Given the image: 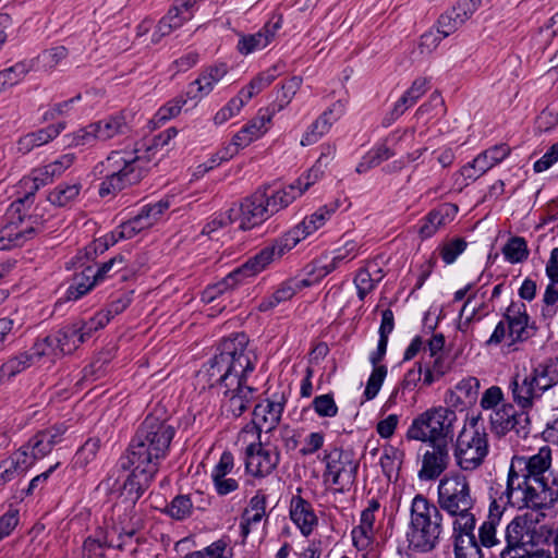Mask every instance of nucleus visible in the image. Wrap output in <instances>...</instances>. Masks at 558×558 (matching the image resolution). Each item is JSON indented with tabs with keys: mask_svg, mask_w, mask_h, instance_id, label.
<instances>
[{
	"mask_svg": "<svg viewBox=\"0 0 558 558\" xmlns=\"http://www.w3.org/2000/svg\"><path fill=\"white\" fill-rule=\"evenodd\" d=\"M457 421L454 411L446 407L426 410L417 415L409 426L405 437L409 440L422 442H444L453 432Z\"/></svg>",
	"mask_w": 558,
	"mask_h": 558,
	"instance_id": "9",
	"label": "nucleus"
},
{
	"mask_svg": "<svg viewBox=\"0 0 558 558\" xmlns=\"http://www.w3.org/2000/svg\"><path fill=\"white\" fill-rule=\"evenodd\" d=\"M310 284L311 281L307 279H290L283 282L269 299L264 300L259 304V310L268 311L280 302L290 300L299 290Z\"/></svg>",
	"mask_w": 558,
	"mask_h": 558,
	"instance_id": "39",
	"label": "nucleus"
},
{
	"mask_svg": "<svg viewBox=\"0 0 558 558\" xmlns=\"http://www.w3.org/2000/svg\"><path fill=\"white\" fill-rule=\"evenodd\" d=\"M449 463L450 453L447 441L430 444L422 456V466L417 476L421 481L436 480L447 470Z\"/></svg>",
	"mask_w": 558,
	"mask_h": 558,
	"instance_id": "18",
	"label": "nucleus"
},
{
	"mask_svg": "<svg viewBox=\"0 0 558 558\" xmlns=\"http://www.w3.org/2000/svg\"><path fill=\"white\" fill-rule=\"evenodd\" d=\"M531 373L535 377L536 385L542 393L558 384V368L555 366L551 359L545 363L538 364Z\"/></svg>",
	"mask_w": 558,
	"mask_h": 558,
	"instance_id": "46",
	"label": "nucleus"
},
{
	"mask_svg": "<svg viewBox=\"0 0 558 558\" xmlns=\"http://www.w3.org/2000/svg\"><path fill=\"white\" fill-rule=\"evenodd\" d=\"M193 495H179L167 507V513L175 520H184L192 514Z\"/></svg>",
	"mask_w": 558,
	"mask_h": 558,
	"instance_id": "52",
	"label": "nucleus"
},
{
	"mask_svg": "<svg viewBox=\"0 0 558 558\" xmlns=\"http://www.w3.org/2000/svg\"><path fill=\"white\" fill-rule=\"evenodd\" d=\"M86 275H88V272L86 267H84L80 274H75L72 278V290L74 289V291H72V300L83 296L96 284L95 280L88 278Z\"/></svg>",
	"mask_w": 558,
	"mask_h": 558,
	"instance_id": "60",
	"label": "nucleus"
},
{
	"mask_svg": "<svg viewBox=\"0 0 558 558\" xmlns=\"http://www.w3.org/2000/svg\"><path fill=\"white\" fill-rule=\"evenodd\" d=\"M343 112L344 104L342 101L333 102L308 126L301 140V145L308 146L317 143L329 132L331 125L341 118Z\"/></svg>",
	"mask_w": 558,
	"mask_h": 558,
	"instance_id": "23",
	"label": "nucleus"
},
{
	"mask_svg": "<svg viewBox=\"0 0 558 558\" xmlns=\"http://www.w3.org/2000/svg\"><path fill=\"white\" fill-rule=\"evenodd\" d=\"M284 409L283 400H265L255 405L253 411V423L265 433L274 430L281 420Z\"/></svg>",
	"mask_w": 558,
	"mask_h": 558,
	"instance_id": "30",
	"label": "nucleus"
},
{
	"mask_svg": "<svg viewBox=\"0 0 558 558\" xmlns=\"http://www.w3.org/2000/svg\"><path fill=\"white\" fill-rule=\"evenodd\" d=\"M186 99L183 96H178L169 100L166 105L159 108L157 117L160 121H167L180 114Z\"/></svg>",
	"mask_w": 558,
	"mask_h": 558,
	"instance_id": "64",
	"label": "nucleus"
},
{
	"mask_svg": "<svg viewBox=\"0 0 558 558\" xmlns=\"http://www.w3.org/2000/svg\"><path fill=\"white\" fill-rule=\"evenodd\" d=\"M277 75L278 73L276 66L259 73L239 92V97L246 104L250 99L269 86L275 81Z\"/></svg>",
	"mask_w": 558,
	"mask_h": 558,
	"instance_id": "43",
	"label": "nucleus"
},
{
	"mask_svg": "<svg viewBox=\"0 0 558 558\" xmlns=\"http://www.w3.org/2000/svg\"><path fill=\"white\" fill-rule=\"evenodd\" d=\"M513 401L525 411L534 405V401L542 397V391L536 385L535 377L532 373L522 377L517 375L510 383Z\"/></svg>",
	"mask_w": 558,
	"mask_h": 558,
	"instance_id": "25",
	"label": "nucleus"
},
{
	"mask_svg": "<svg viewBox=\"0 0 558 558\" xmlns=\"http://www.w3.org/2000/svg\"><path fill=\"white\" fill-rule=\"evenodd\" d=\"M175 429L157 412L146 416L129 446L123 468H132L123 490L134 500L148 487L167 457Z\"/></svg>",
	"mask_w": 558,
	"mask_h": 558,
	"instance_id": "3",
	"label": "nucleus"
},
{
	"mask_svg": "<svg viewBox=\"0 0 558 558\" xmlns=\"http://www.w3.org/2000/svg\"><path fill=\"white\" fill-rule=\"evenodd\" d=\"M488 433L481 423V416H471L458 434L453 457L462 471H475L489 452Z\"/></svg>",
	"mask_w": 558,
	"mask_h": 558,
	"instance_id": "7",
	"label": "nucleus"
},
{
	"mask_svg": "<svg viewBox=\"0 0 558 558\" xmlns=\"http://www.w3.org/2000/svg\"><path fill=\"white\" fill-rule=\"evenodd\" d=\"M68 57V48L56 46L39 53L37 58L29 61L34 64L33 70L50 72Z\"/></svg>",
	"mask_w": 558,
	"mask_h": 558,
	"instance_id": "42",
	"label": "nucleus"
},
{
	"mask_svg": "<svg viewBox=\"0 0 558 558\" xmlns=\"http://www.w3.org/2000/svg\"><path fill=\"white\" fill-rule=\"evenodd\" d=\"M40 357V355L35 354L34 347L31 352H21L10 357L0 366V385L28 368Z\"/></svg>",
	"mask_w": 558,
	"mask_h": 558,
	"instance_id": "38",
	"label": "nucleus"
},
{
	"mask_svg": "<svg viewBox=\"0 0 558 558\" xmlns=\"http://www.w3.org/2000/svg\"><path fill=\"white\" fill-rule=\"evenodd\" d=\"M266 201L267 195L258 191L244 198L239 205L230 207V214L234 222L239 221V227L242 230H248L260 225L270 216Z\"/></svg>",
	"mask_w": 558,
	"mask_h": 558,
	"instance_id": "14",
	"label": "nucleus"
},
{
	"mask_svg": "<svg viewBox=\"0 0 558 558\" xmlns=\"http://www.w3.org/2000/svg\"><path fill=\"white\" fill-rule=\"evenodd\" d=\"M444 530L440 509L425 496L417 494L411 502L410 524L407 532L409 549L416 553L434 550Z\"/></svg>",
	"mask_w": 558,
	"mask_h": 558,
	"instance_id": "6",
	"label": "nucleus"
},
{
	"mask_svg": "<svg viewBox=\"0 0 558 558\" xmlns=\"http://www.w3.org/2000/svg\"><path fill=\"white\" fill-rule=\"evenodd\" d=\"M475 500L466 477L451 475L440 480L437 507L452 518L456 558H478L474 535Z\"/></svg>",
	"mask_w": 558,
	"mask_h": 558,
	"instance_id": "4",
	"label": "nucleus"
},
{
	"mask_svg": "<svg viewBox=\"0 0 558 558\" xmlns=\"http://www.w3.org/2000/svg\"><path fill=\"white\" fill-rule=\"evenodd\" d=\"M280 453L278 449L269 445H260L257 448L248 449L245 453V469L255 477L269 475L278 465Z\"/></svg>",
	"mask_w": 558,
	"mask_h": 558,
	"instance_id": "19",
	"label": "nucleus"
},
{
	"mask_svg": "<svg viewBox=\"0 0 558 558\" xmlns=\"http://www.w3.org/2000/svg\"><path fill=\"white\" fill-rule=\"evenodd\" d=\"M524 524L525 521L518 517L507 525V545L500 549V558H545L550 554L544 549L529 550L522 545Z\"/></svg>",
	"mask_w": 558,
	"mask_h": 558,
	"instance_id": "16",
	"label": "nucleus"
},
{
	"mask_svg": "<svg viewBox=\"0 0 558 558\" xmlns=\"http://www.w3.org/2000/svg\"><path fill=\"white\" fill-rule=\"evenodd\" d=\"M227 545L217 541L202 550H196L184 556V558H229L226 555Z\"/></svg>",
	"mask_w": 558,
	"mask_h": 558,
	"instance_id": "62",
	"label": "nucleus"
},
{
	"mask_svg": "<svg viewBox=\"0 0 558 558\" xmlns=\"http://www.w3.org/2000/svg\"><path fill=\"white\" fill-rule=\"evenodd\" d=\"M501 251L506 260L511 264L524 262L530 253L526 241L521 236L510 238Z\"/></svg>",
	"mask_w": 558,
	"mask_h": 558,
	"instance_id": "51",
	"label": "nucleus"
},
{
	"mask_svg": "<svg viewBox=\"0 0 558 558\" xmlns=\"http://www.w3.org/2000/svg\"><path fill=\"white\" fill-rule=\"evenodd\" d=\"M454 389L458 391V397L463 398L464 402L472 404L477 399L480 381L475 377H468L459 381Z\"/></svg>",
	"mask_w": 558,
	"mask_h": 558,
	"instance_id": "56",
	"label": "nucleus"
},
{
	"mask_svg": "<svg viewBox=\"0 0 558 558\" xmlns=\"http://www.w3.org/2000/svg\"><path fill=\"white\" fill-rule=\"evenodd\" d=\"M149 140L132 150L112 151L100 163V173L105 174L99 193L101 196L114 194L129 185L138 183L151 165L163 157V153Z\"/></svg>",
	"mask_w": 558,
	"mask_h": 558,
	"instance_id": "5",
	"label": "nucleus"
},
{
	"mask_svg": "<svg viewBox=\"0 0 558 558\" xmlns=\"http://www.w3.org/2000/svg\"><path fill=\"white\" fill-rule=\"evenodd\" d=\"M504 318L508 326V337L511 340L509 347L532 337L534 328L530 325L525 304L512 302L507 307Z\"/></svg>",
	"mask_w": 558,
	"mask_h": 558,
	"instance_id": "20",
	"label": "nucleus"
},
{
	"mask_svg": "<svg viewBox=\"0 0 558 558\" xmlns=\"http://www.w3.org/2000/svg\"><path fill=\"white\" fill-rule=\"evenodd\" d=\"M244 105L245 102L239 97V95L233 97L225 107H222L215 114L214 122L216 124H223L231 118L235 117L241 111Z\"/></svg>",
	"mask_w": 558,
	"mask_h": 558,
	"instance_id": "61",
	"label": "nucleus"
},
{
	"mask_svg": "<svg viewBox=\"0 0 558 558\" xmlns=\"http://www.w3.org/2000/svg\"><path fill=\"white\" fill-rule=\"evenodd\" d=\"M113 267H118L117 271H120L124 267V258L121 255H118L108 262L104 263L97 270H95L92 266H86V270L88 272V278H93L95 282L102 281L108 274L112 270Z\"/></svg>",
	"mask_w": 558,
	"mask_h": 558,
	"instance_id": "55",
	"label": "nucleus"
},
{
	"mask_svg": "<svg viewBox=\"0 0 558 558\" xmlns=\"http://www.w3.org/2000/svg\"><path fill=\"white\" fill-rule=\"evenodd\" d=\"M458 211V207L452 204H445L432 210L425 218L420 228V233L425 236H432L436 231L452 220Z\"/></svg>",
	"mask_w": 558,
	"mask_h": 558,
	"instance_id": "36",
	"label": "nucleus"
},
{
	"mask_svg": "<svg viewBox=\"0 0 558 558\" xmlns=\"http://www.w3.org/2000/svg\"><path fill=\"white\" fill-rule=\"evenodd\" d=\"M315 413L320 417H335L338 414V405L332 395L317 396L312 401Z\"/></svg>",
	"mask_w": 558,
	"mask_h": 558,
	"instance_id": "54",
	"label": "nucleus"
},
{
	"mask_svg": "<svg viewBox=\"0 0 558 558\" xmlns=\"http://www.w3.org/2000/svg\"><path fill=\"white\" fill-rule=\"evenodd\" d=\"M414 136L413 130H408L402 133V135L397 136L392 135L387 138L383 144L369 150L367 154L371 156L376 166L380 165L383 161L392 157L396 153L391 149V146L397 144L399 141L412 140Z\"/></svg>",
	"mask_w": 558,
	"mask_h": 558,
	"instance_id": "47",
	"label": "nucleus"
},
{
	"mask_svg": "<svg viewBox=\"0 0 558 558\" xmlns=\"http://www.w3.org/2000/svg\"><path fill=\"white\" fill-rule=\"evenodd\" d=\"M376 266L374 263L368 262L365 267L361 268L355 277L354 284L357 290V296L363 301L367 294H369L376 287V284L383 279L384 275L381 269H377L378 277L373 278L371 268Z\"/></svg>",
	"mask_w": 558,
	"mask_h": 558,
	"instance_id": "44",
	"label": "nucleus"
},
{
	"mask_svg": "<svg viewBox=\"0 0 558 558\" xmlns=\"http://www.w3.org/2000/svg\"><path fill=\"white\" fill-rule=\"evenodd\" d=\"M360 244L354 240H345L343 245L336 248L333 252V256L328 262L318 260V277H325L335 269L339 268L341 265L347 264L353 260L360 251Z\"/></svg>",
	"mask_w": 558,
	"mask_h": 558,
	"instance_id": "33",
	"label": "nucleus"
},
{
	"mask_svg": "<svg viewBox=\"0 0 558 558\" xmlns=\"http://www.w3.org/2000/svg\"><path fill=\"white\" fill-rule=\"evenodd\" d=\"M438 33H441L442 37H448L460 28L464 23L452 9L441 14L438 19Z\"/></svg>",
	"mask_w": 558,
	"mask_h": 558,
	"instance_id": "58",
	"label": "nucleus"
},
{
	"mask_svg": "<svg viewBox=\"0 0 558 558\" xmlns=\"http://www.w3.org/2000/svg\"><path fill=\"white\" fill-rule=\"evenodd\" d=\"M70 167V157L68 155L62 156L60 159L45 166L37 168L43 173L41 178L45 183H50L54 178L60 177Z\"/></svg>",
	"mask_w": 558,
	"mask_h": 558,
	"instance_id": "59",
	"label": "nucleus"
},
{
	"mask_svg": "<svg viewBox=\"0 0 558 558\" xmlns=\"http://www.w3.org/2000/svg\"><path fill=\"white\" fill-rule=\"evenodd\" d=\"M65 432V426L54 427L50 430L38 432L28 440L26 445L21 447L20 449H26L28 461H31V466L35 463L36 460L47 456L51 451L52 446L60 441L61 436Z\"/></svg>",
	"mask_w": 558,
	"mask_h": 558,
	"instance_id": "24",
	"label": "nucleus"
},
{
	"mask_svg": "<svg viewBox=\"0 0 558 558\" xmlns=\"http://www.w3.org/2000/svg\"><path fill=\"white\" fill-rule=\"evenodd\" d=\"M301 85L302 78L298 76H293L286 81L276 92L275 100L268 107L267 112L272 117L276 112L283 110L291 102Z\"/></svg>",
	"mask_w": 558,
	"mask_h": 558,
	"instance_id": "41",
	"label": "nucleus"
},
{
	"mask_svg": "<svg viewBox=\"0 0 558 558\" xmlns=\"http://www.w3.org/2000/svg\"><path fill=\"white\" fill-rule=\"evenodd\" d=\"M169 206L168 199H161L154 205L145 206L137 216L119 226L122 236L125 240L132 239L141 231L153 227Z\"/></svg>",
	"mask_w": 558,
	"mask_h": 558,
	"instance_id": "21",
	"label": "nucleus"
},
{
	"mask_svg": "<svg viewBox=\"0 0 558 558\" xmlns=\"http://www.w3.org/2000/svg\"><path fill=\"white\" fill-rule=\"evenodd\" d=\"M66 125V121L62 120L56 124L25 134L17 141V150L22 154H28L34 148L48 144L65 130Z\"/></svg>",
	"mask_w": 558,
	"mask_h": 558,
	"instance_id": "31",
	"label": "nucleus"
},
{
	"mask_svg": "<svg viewBox=\"0 0 558 558\" xmlns=\"http://www.w3.org/2000/svg\"><path fill=\"white\" fill-rule=\"evenodd\" d=\"M379 509V501L372 498L362 511L360 525L352 530L353 544L357 549H365L372 543L375 534V513Z\"/></svg>",
	"mask_w": 558,
	"mask_h": 558,
	"instance_id": "27",
	"label": "nucleus"
},
{
	"mask_svg": "<svg viewBox=\"0 0 558 558\" xmlns=\"http://www.w3.org/2000/svg\"><path fill=\"white\" fill-rule=\"evenodd\" d=\"M499 506L494 500L489 508V515L478 527V539L475 538V544L478 549V558H482L481 547L486 549L497 548L499 551L501 548V539L497 534V526L500 523Z\"/></svg>",
	"mask_w": 558,
	"mask_h": 558,
	"instance_id": "28",
	"label": "nucleus"
},
{
	"mask_svg": "<svg viewBox=\"0 0 558 558\" xmlns=\"http://www.w3.org/2000/svg\"><path fill=\"white\" fill-rule=\"evenodd\" d=\"M324 174V169L314 165L307 172L303 173L293 184L296 186V192L301 196L308 190L315 182H317Z\"/></svg>",
	"mask_w": 558,
	"mask_h": 558,
	"instance_id": "63",
	"label": "nucleus"
},
{
	"mask_svg": "<svg viewBox=\"0 0 558 558\" xmlns=\"http://www.w3.org/2000/svg\"><path fill=\"white\" fill-rule=\"evenodd\" d=\"M268 253L258 252L255 256L251 257L241 267H238L221 281L209 286L202 294V300L206 303H211L228 290L233 289L244 278L255 276L264 270L270 263L268 262Z\"/></svg>",
	"mask_w": 558,
	"mask_h": 558,
	"instance_id": "11",
	"label": "nucleus"
},
{
	"mask_svg": "<svg viewBox=\"0 0 558 558\" xmlns=\"http://www.w3.org/2000/svg\"><path fill=\"white\" fill-rule=\"evenodd\" d=\"M282 26L281 16L271 19L264 27L256 34L242 36L238 44V49L242 54H248L254 51L264 49L275 38L277 32Z\"/></svg>",
	"mask_w": 558,
	"mask_h": 558,
	"instance_id": "26",
	"label": "nucleus"
},
{
	"mask_svg": "<svg viewBox=\"0 0 558 558\" xmlns=\"http://www.w3.org/2000/svg\"><path fill=\"white\" fill-rule=\"evenodd\" d=\"M290 517L305 536L313 532L318 522L312 505L300 495L293 496L290 501Z\"/></svg>",
	"mask_w": 558,
	"mask_h": 558,
	"instance_id": "32",
	"label": "nucleus"
},
{
	"mask_svg": "<svg viewBox=\"0 0 558 558\" xmlns=\"http://www.w3.org/2000/svg\"><path fill=\"white\" fill-rule=\"evenodd\" d=\"M510 154L506 144H499L486 149L462 168V174L466 179L476 180L494 166L501 162Z\"/></svg>",
	"mask_w": 558,
	"mask_h": 558,
	"instance_id": "22",
	"label": "nucleus"
},
{
	"mask_svg": "<svg viewBox=\"0 0 558 558\" xmlns=\"http://www.w3.org/2000/svg\"><path fill=\"white\" fill-rule=\"evenodd\" d=\"M196 0H177V3L160 19L154 26L149 44H158L165 36L180 28L186 21L191 20L192 8Z\"/></svg>",
	"mask_w": 558,
	"mask_h": 558,
	"instance_id": "15",
	"label": "nucleus"
},
{
	"mask_svg": "<svg viewBox=\"0 0 558 558\" xmlns=\"http://www.w3.org/2000/svg\"><path fill=\"white\" fill-rule=\"evenodd\" d=\"M244 333H236L221 341L218 353L203 372L210 387L222 395L221 410L232 417L241 416L251 405L255 388L245 384V376L255 367L256 355L247 347Z\"/></svg>",
	"mask_w": 558,
	"mask_h": 558,
	"instance_id": "1",
	"label": "nucleus"
},
{
	"mask_svg": "<svg viewBox=\"0 0 558 558\" xmlns=\"http://www.w3.org/2000/svg\"><path fill=\"white\" fill-rule=\"evenodd\" d=\"M23 203L13 202L7 209L0 229V251L22 246L40 230L41 222Z\"/></svg>",
	"mask_w": 558,
	"mask_h": 558,
	"instance_id": "8",
	"label": "nucleus"
},
{
	"mask_svg": "<svg viewBox=\"0 0 558 558\" xmlns=\"http://www.w3.org/2000/svg\"><path fill=\"white\" fill-rule=\"evenodd\" d=\"M266 517V497L257 494L251 498L248 506L244 509L240 530L241 536L245 539L251 533L252 526L258 524Z\"/></svg>",
	"mask_w": 558,
	"mask_h": 558,
	"instance_id": "35",
	"label": "nucleus"
},
{
	"mask_svg": "<svg viewBox=\"0 0 558 558\" xmlns=\"http://www.w3.org/2000/svg\"><path fill=\"white\" fill-rule=\"evenodd\" d=\"M43 173L38 169H33L28 175L23 177L16 184L15 193L19 196L15 202L23 203V208L32 209L35 193L46 185Z\"/></svg>",
	"mask_w": 558,
	"mask_h": 558,
	"instance_id": "37",
	"label": "nucleus"
},
{
	"mask_svg": "<svg viewBox=\"0 0 558 558\" xmlns=\"http://www.w3.org/2000/svg\"><path fill=\"white\" fill-rule=\"evenodd\" d=\"M404 453L400 449L393 446H385L383 454L379 459V464L384 474L390 480L393 475H397L402 462Z\"/></svg>",
	"mask_w": 558,
	"mask_h": 558,
	"instance_id": "48",
	"label": "nucleus"
},
{
	"mask_svg": "<svg viewBox=\"0 0 558 558\" xmlns=\"http://www.w3.org/2000/svg\"><path fill=\"white\" fill-rule=\"evenodd\" d=\"M298 196L300 195L294 184H290L276 191L271 196H267L266 205L270 215L289 206Z\"/></svg>",
	"mask_w": 558,
	"mask_h": 558,
	"instance_id": "49",
	"label": "nucleus"
},
{
	"mask_svg": "<svg viewBox=\"0 0 558 558\" xmlns=\"http://www.w3.org/2000/svg\"><path fill=\"white\" fill-rule=\"evenodd\" d=\"M492 430L504 436L513 430L519 437H526L530 433V417L525 411H517L510 403L502 404L489 415Z\"/></svg>",
	"mask_w": 558,
	"mask_h": 558,
	"instance_id": "13",
	"label": "nucleus"
},
{
	"mask_svg": "<svg viewBox=\"0 0 558 558\" xmlns=\"http://www.w3.org/2000/svg\"><path fill=\"white\" fill-rule=\"evenodd\" d=\"M100 141H108L128 131L125 119L121 114L111 116L94 123Z\"/></svg>",
	"mask_w": 558,
	"mask_h": 558,
	"instance_id": "45",
	"label": "nucleus"
},
{
	"mask_svg": "<svg viewBox=\"0 0 558 558\" xmlns=\"http://www.w3.org/2000/svg\"><path fill=\"white\" fill-rule=\"evenodd\" d=\"M69 344V335L66 329H61L57 333L46 337L34 344L36 355H44L52 353L56 356H63L65 354V347Z\"/></svg>",
	"mask_w": 558,
	"mask_h": 558,
	"instance_id": "40",
	"label": "nucleus"
},
{
	"mask_svg": "<svg viewBox=\"0 0 558 558\" xmlns=\"http://www.w3.org/2000/svg\"><path fill=\"white\" fill-rule=\"evenodd\" d=\"M31 468L26 449H19L0 462V487L24 474Z\"/></svg>",
	"mask_w": 558,
	"mask_h": 558,
	"instance_id": "34",
	"label": "nucleus"
},
{
	"mask_svg": "<svg viewBox=\"0 0 558 558\" xmlns=\"http://www.w3.org/2000/svg\"><path fill=\"white\" fill-rule=\"evenodd\" d=\"M272 117L268 112L259 113L245 124L236 134L233 135L231 144L226 148L220 159L228 160L233 157L241 148L248 146L253 141L259 138L268 130Z\"/></svg>",
	"mask_w": 558,
	"mask_h": 558,
	"instance_id": "17",
	"label": "nucleus"
},
{
	"mask_svg": "<svg viewBox=\"0 0 558 558\" xmlns=\"http://www.w3.org/2000/svg\"><path fill=\"white\" fill-rule=\"evenodd\" d=\"M264 432L256 426L255 423H250L245 425L238 436V444L244 447V452H248V449L253 447V449L257 448V446L263 445L260 441V434Z\"/></svg>",
	"mask_w": 558,
	"mask_h": 558,
	"instance_id": "53",
	"label": "nucleus"
},
{
	"mask_svg": "<svg viewBox=\"0 0 558 558\" xmlns=\"http://www.w3.org/2000/svg\"><path fill=\"white\" fill-rule=\"evenodd\" d=\"M359 464L349 451L333 449L326 456L325 476L338 492L349 490L355 482Z\"/></svg>",
	"mask_w": 558,
	"mask_h": 558,
	"instance_id": "12",
	"label": "nucleus"
},
{
	"mask_svg": "<svg viewBox=\"0 0 558 558\" xmlns=\"http://www.w3.org/2000/svg\"><path fill=\"white\" fill-rule=\"evenodd\" d=\"M387 376V367L384 365L376 366L367 380L364 396L367 400L374 399L379 392L381 385Z\"/></svg>",
	"mask_w": 558,
	"mask_h": 558,
	"instance_id": "57",
	"label": "nucleus"
},
{
	"mask_svg": "<svg viewBox=\"0 0 558 558\" xmlns=\"http://www.w3.org/2000/svg\"><path fill=\"white\" fill-rule=\"evenodd\" d=\"M551 462L549 446L531 456H514L504 493L506 504L517 509L551 508L558 501V475L550 472Z\"/></svg>",
	"mask_w": 558,
	"mask_h": 558,
	"instance_id": "2",
	"label": "nucleus"
},
{
	"mask_svg": "<svg viewBox=\"0 0 558 558\" xmlns=\"http://www.w3.org/2000/svg\"><path fill=\"white\" fill-rule=\"evenodd\" d=\"M33 68L34 64L24 61L0 71V92L17 84Z\"/></svg>",
	"mask_w": 558,
	"mask_h": 558,
	"instance_id": "50",
	"label": "nucleus"
},
{
	"mask_svg": "<svg viewBox=\"0 0 558 558\" xmlns=\"http://www.w3.org/2000/svg\"><path fill=\"white\" fill-rule=\"evenodd\" d=\"M338 206L337 202L320 206L316 211L306 216L296 227L287 232L272 245L263 248L262 252L268 253L269 255L268 262L272 263L274 260L279 259L288 251L292 250L300 241L306 239L308 235L325 226V223L336 213Z\"/></svg>",
	"mask_w": 558,
	"mask_h": 558,
	"instance_id": "10",
	"label": "nucleus"
},
{
	"mask_svg": "<svg viewBox=\"0 0 558 558\" xmlns=\"http://www.w3.org/2000/svg\"><path fill=\"white\" fill-rule=\"evenodd\" d=\"M228 73V66L225 63L206 68L201 75L189 85L186 96L196 99L207 96Z\"/></svg>",
	"mask_w": 558,
	"mask_h": 558,
	"instance_id": "29",
	"label": "nucleus"
}]
</instances>
